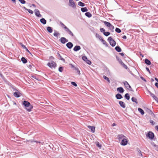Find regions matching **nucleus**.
Masks as SVG:
<instances>
[{"label": "nucleus", "instance_id": "nucleus-32", "mask_svg": "<svg viewBox=\"0 0 158 158\" xmlns=\"http://www.w3.org/2000/svg\"><path fill=\"white\" fill-rule=\"evenodd\" d=\"M60 23L61 26L65 30L68 28V27L61 21L60 22Z\"/></svg>", "mask_w": 158, "mask_h": 158}, {"label": "nucleus", "instance_id": "nucleus-47", "mask_svg": "<svg viewBox=\"0 0 158 158\" xmlns=\"http://www.w3.org/2000/svg\"><path fill=\"white\" fill-rule=\"evenodd\" d=\"M82 60L85 61V62L87 61V60L88 59L87 58L86 56H83L82 57Z\"/></svg>", "mask_w": 158, "mask_h": 158}, {"label": "nucleus", "instance_id": "nucleus-36", "mask_svg": "<svg viewBox=\"0 0 158 158\" xmlns=\"http://www.w3.org/2000/svg\"><path fill=\"white\" fill-rule=\"evenodd\" d=\"M137 151L138 152V153H139V154H138L139 156H142V154L141 153V152L139 148H137Z\"/></svg>", "mask_w": 158, "mask_h": 158}, {"label": "nucleus", "instance_id": "nucleus-13", "mask_svg": "<svg viewBox=\"0 0 158 158\" xmlns=\"http://www.w3.org/2000/svg\"><path fill=\"white\" fill-rule=\"evenodd\" d=\"M81 48L80 46L76 45L74 47L73 50L75 52H77L80 49H81Z\"/></svg>", "mask_w": 158, "mask_h": 158}, {"label": "nucleus", "instance_id": "nucleus-5", "mask_svg": "<svg viewBox=\"0 0 158 158\" xmlns=\"http://www.w3.org/2000/svg\"><path fill=\"white\" fill-rule=\"evenodd\" d=\"M123 83L126 88L131 91H133L131 87L127 81H125Z\"/></svg>", "mask_w": 158, "mask_h": 158}, {"label": "nucleus", "instance_id": "nucleus-25", "mask_svg": "<svg viewBox=\"0 0 158 158\" xmlns=\"http://www.w3.org/2000/svg\"><path fill=\"white\" fill-rule=\"evenodd\" d=\"M147 112L149 114H151L152 115H154V114L152 111L148 108H147L146 109Z\"/></svg>", "mask_w": 158, "mask_h": 158}, {"label": "nucleus", "instance_id": "nucleus-50", "mask_svg": "<svg viewBox=\"0 0 158 158\" xmlns=\"http://www.w3.org/2000/svg\"><path fill=\"white\" fill-rule=\"evenodd\" d=\"M96 146L99 148H101L102 147V145L100 144L99 142H98L96 143Z\"/></svg>", "mask_w": 158, "mask_h": 158}, {"label": "nucleus", "instance_id": "nucleus-34", "mask_svg": "<svg viewBox=\"0 0 158 158\" xmlns=\"http://www.w3.org/2000/svg\"><path fill=\"white\" fill-rule=\"evenodd\" d=\"M104 23L108 27L111 25V24L110 23L106 21H104Z\"/></svg>", "mask_w": 158, "mask_h": 158}, {"label": "nucleus", "instance_id": "nucleus-1", "mask_svg": "<svg viewBox=\"0 0 158 158\" xmlns=\"http://www.w3.org/2000/svg\"><path fill=\"white\" fill-rule=\"evenodd\" d=\"M23 104L27 111L30 112L31 111V110L33 108V106L29 102L24 100L23 101Z\"/></svg>", "mask_w": 158, "mask_h": 158}, {"label": "nucleus", "instance_id": "nucleus-27", "mask_svg": "<svg viewBox=\"0 0 158 158\" xmlns=\"http://www.w3.org/2000/svg\"><path fill=\"white\" fill-rule=\"evenodd\" d=\"M21 60L23 64H25L27 62V60L24 57H22Z\"/></svg>", "mask_w": 158, "mask_h": 158}, {"label": "nucleus", "instance_id": "nucleus-4", "mask_svg": "<svg viewBox=\"0 0 158 158\" xmlns=\"http://www.w3.org/2000/svg\"><path fill=\"white\" fill-rule=\"evenodd\" d=\"M146 136L150 139H153L154 137V133L151 131H149L146 135Z\"/></svg>", "mask_w": 158, "mask_h": 158}, {"label": "nucleus", "instance_id": "nucleus-53", "mask_svg": "<svg viewBox=\"0 0 158 158\" xmlns=\"http://www.w3.org/2000/svg\"><path fill=\"white\" fill-rule=\"evenodd\" d=\"M88 64H89V65H90L91 64V62L89 60H88V59L87 60V61H85Z\"/></svg>", "mask_w": 158, "mask_h": 158}, {"label": "nucleus", "instance_id": "nucleus-26", "mask_svg": "<svg viewBox=\"0 0 158 158\" xmlns=\"http://www.w3.org/2000/svg\"><path fill=\"white\" fill-rule=\"evenodd\" d=\"M57 55H58L59 57L60 58V60L64 62L65 61V60H64V59L60 55L59 53L58 52L57 53Z\"/></svg>", "mask_w": 158, "mask_h": 158}, {"label": "nucleus", "instance_id": "nucleus-23", "mask_svg": "<svg viewBox=\"0 0 158 158\" xmlns=\"http://www.w3.org/2000/svg\"><path fill=\"white\" fill-rule=\"evenodd\" d=\"M47 31L49 33H51L53 31L52 28L50 27H48L47 28Z\"/></svg>", "mask_w": 158, "mask_h": 158}, {"label": "nucleus", "instance_id": "nucleus-63", "mask_svg": "<svg viewBox=\"0 0 158 158\" xmlns=\"http://www.w3.org/2000/svg\"><path fill=\"white\" fill-rule=\"evenodd\" d=\"M119 54L122 56H123L124 55V54L123 52L120 53Z\"/></svg>", "mask_w": 158, "mask_h": 158}, {"label": "nucleus", "instance_id": "nucleus-37", "mask_svg": "<svg viewBox=\"0 0 158 158\" xmlns=\"http://www.w3.org/2000/svg\"><path fill=\"white\" fill-rule=\"evenodd\" d=\"M29 142H31V143H32V142H36V143H41L42 144H43V143H44V142L43 143H41V142L40 141H33V140H29Z\"/></svg>", "mask_w": 158, "mask_h": 158}, {"label": "nucleus", "instance_id": "nucleus-62", "mask_svg": "<svg viewBox=\"0 0 158 158\" xmlns=\"http://www.w3.org/2000/svg\"><path fill=\"white\" fill-rule=\"evenodd\" d=\"M122 38L123 39H127V37L126 35H124L122 37Z\"/></svg>", "mask_w": 158, "mask_h": 158}, {"label": "nucleus", "instance_id": "nucleus-42", "mask_svg": "<svg viewBox=\"0 0 158 158\" xmlns=\"http://www.w3.org/2000/svg\"><path fill=\"white\" fill-rule=\"evenodd\" d=\"M64 67L62 66H60L59 67L58 70L60 72H62L63 70Z\"/></svg>", "mask_w": 158, "mask_h": 158}, {"label": "nucleus", "instance_id": "nucleus-31", "mask_svg": "<svg viewBox=\"0 0 158 158\" xmlns=\"http://www.w3.org/2000/svg\"><path fill=\"white\" fill-rule=\"evenodd\" d=\"M131 101L132 102H135L137 104L138 103L137 99L134 97H133L132 98Z\"/></svg>", "mask_w": 158, "mask_h": 158}, {"label": "nucleus", "instance_id": "nucleus-49", "mask_svg": "<svg viewBox=\"0 0 158 158\" xmlns=\"http://www.w3.org/2000/svg\"><path fill=\"white\" fill-rule=\"evenodd\" d=\"M100 31L102 32L103 34H104V32H105V30L103 28H100Z\"/></svg>", "mask_w": 158, "mask_h": 158}, {"label": "nucleus", "instance_id": "nucleus-35", "mask_svg": "<svg viewBox=\"0 0 158 158\" xmlns=\"http://www.w3.org/2000/svg\"><path fill=\"white\" fill-rule=\"evenodd\" d=\"M103 78L105 80H106L108 81L109 83H110V80L107 77L104 75L103 76Z\"/></svg>", "mask_w": 158, "mask_h": 158}, {"label": "nucleus", "instance_id": "nucleus-43", "mask_svg": "<svg viewBox=\"0 0 158 158\" xmlns=\"http://www.w3.org/2000/svg\"><path fill=\"white\" fill-rule=\"evenodd\" d=\"M103 34L105 36H107L110 34V33L109 32H104Z\"/></svg>", "mask_w": 158, "mask_h": 158}, {"label": "nucleus", "instance_id": "nucleus-28", "mask_svg": "<svg viewBox=\"0 0 158 158\" xmlns=\"http://www.w3.org/2000/svg\"><path fill=\"white\" fill-rule=\"evenodd\" d=\"M125 98L127 100H129L130 98V96L128 93H126L124 95Z\"/></svg>", "mask_w": 158, "mask_h": 158}, {"label": "nucleus", "instance_id": "nucleus-9", "mask_svg": "<svg viewBox=\"0 0 158 158\" xmlns=\"http://www.w3.org/2000/svg\"><path fill=\"white\" fill-rule=\"evenodd\" d=\"M35 15L37 17H41L42 15L40 14L39 10L38 9H35Z\"/></svg>", "mask_w": 158, "mask_h": 158}, {"label": "nucleus", "instance_id": "nucleus-33", "mask_svg": "<svg viewBox=\"0 0 158 158\" xmlns=\"http://www.w3.org/2000/svg\"><path fill=\"white\" fill-rule=\"evenodd\" d=\"M78 4L79 6L82 7L85 6V4L84 3L81 1H80L78 2Z\"/></svg>", "mask_w": 158, "mask_h": 158}, {"label": "nucleus", "instance_id": "nucleus-51", "mask_svg": "<svg viewBox=\"0 0 158 158\" xmlns=\"http://www.w3.org/2000/svg\"><path fill=\"white\" fill-rule=\"evenodd\" d=\"M26 10L29 13H31V14H33V11L31 10L27 9V10Z\"/></svg>", "mask_w": 158, "mask_h": 158}, {"label": "nucleus", "instance_id": "nucleus-8", "mask_svg": "<svg viewBox=\"0 0 158 158\" xmlns=\"http://www.w3.org/2000/svg\"><path fill=\"white\" fill-rule=\"evenodd\" d=\"M60 42L63 44H64L66 42L68 41V40L66 38L64 37H62L60 39Z\"/></svg>", "mask_w": 158, "mask_h": 158}, {"label": "nucleus", "instance_id": "nucleus-19", "mask_svg": "<svg viewBox=\"0 0 158 158\" xmlns=\"http://www.w3.org/2000/svg\"><path fill=\"white\" fill-rule=\"evenodd\" d=\"M145 63L148 65H150L151 63V61L148 59H145L144 60Z\"/></svg>", "mask_w": 158, "mask_h": 158}, {"label": "nucleus", "instance_id": "nucleus-55", "mask_svg": "<svg viewBox=\"0 0 158 158\" xmlns=\"http://www.w3.org/2000/svg\"><path fill=\"white\" fill-rule=\"evenodd\" d=\"M150 122L152 125H153L155 124V122L153 121V120H150Z\"/></svg>", "mask_w": 158, "mask_h": 158}, {"label": "nucleus", "instance_id": "nucleus-60", "mask_svg": "<svg viewBox=\"0 0 158 158\" xmlns=\"http://www.w3.org/2000/svg\"><path fill=\"white\" fill-rule=\"evenodd\" d=\"M49 59L50 60H53L54 59V57L52 56H50L49 58Z\"/></svg>", "mask_w": 158, "mask_h": 158}, {"label": "nucleus", "instance_id": "nucleus-58", "mask_svg": "<svg viewBox=\"0 0 158 158\" xmlns=\"http://www.w3.org/2000/svg\"><path fill=\"white\" fill-rule=\"evenodd\" d=\"M140 78L142 80H143L144 81H145V82L147 81L143 77H140Z\"/></svg>", "mask_w": 158, "mask_h": 158}, {"label": "nucleus", "instance_id": "nucleus-20", "mask_svg": "<svg viewBox=\"0 0 158 158\" xmlns=\"http://www.w3.org/2000/svg\"><path fill=\"white\" fill-rule=\"evenodd\" d=\"M115 50L118 52H120L122 51V49L119 46H117L115 48Z\"/></svg>", "mask_w": 158, "mask_h": 158}, {"label": "nucleus", "instance_id": "nucleus-57", "mask_svg": "<svg viewBox=\"0 0 158 158\" xmlns=\"http://www.w3.org/2000/svg\"><path fill=\"white\" fill-rule=\"evenodd\" d=\"M146 70L148 71L150 74H151V72L149 69L148 67L146 68Z\"/></svg>", "mask_w": 158, "mask_h": 158}, {"label": "nucleus", "instance_id": "nucleus-29", "mask_svg": "<svg viewBox=\"0 0 158 158\" xmlns=\"http://www.w3.org/2000/svg\"><path fill=\"white\" fill-rule=\"evenodd\" d=\"M81 10L83 12H86L88 11V10L87 7H84L81 8Z\"/></svg>", "mask_w": 158, "mask_h": 158}, {"label": "nucleus", "instance_id": "nucleus-10", "mask_svg": "<svg viewBox=\"0 0 158 158\" xmlns=\"http://www.w3.org/2000/svg\"><path fill=\"white\" fill-rule=\"evenodd\" d=\"M66 46L69 49H71L73 46V44L71 42H69L66 44Z\"/></svg>", "mask_w": 158, "mask_h": 158}, {"label": "nucleus", "instance_id": "nucleus-15", "mask_svg": "<svg viewBox=\"0 0 158 158\" xmlns=\"http://www.w3.org/2000/svg\"><path fill=\"white\" fill-rule=\"evenodd\" d=\"M119 104L120 106L123 108H125L126 107L125 104L123 102L120 101L119 102Z\"/></svg>", "mask_w": 158, "mask_h": 158}, {"label": "nucleus", "instance_id": "nucleus-24", "mask_svg": "<svg viewBox=\"0 0 158 158\" xmlns=\"http://www.w3.org/2000/svg\"><path fill=\"white\" fill-rule=\"evenodd\" d=\"M138 111L141 113L142 115H143L144 114L143 110L140 108H139L138 109Z\"/></svg>", "mask_w": 158, "mask_h": 158}, {"label": "nucleus", "instance_id": "nucleus-64", "mask_svg": "<svg viewBox=\"0 0 158 158\" xmlns=\"http://www.w3.org/2000/svg\"><path fill=\"white\" fill-rule=\"evenodd\" d=\"M155 129L157 131H158V125L156 126L155 127Z\"/></svg>", "mask_w": 158, "mask_h": 158}, {"label": "nucleus", "instance_id": "nucleus-46", "mask_svg": "<svg viewBox=\"0 0 158 158\" xmlns=\"http://www.w3.org/2000/svg\"><path fill=\"white\" fill-rule=\"evenodd\" d=\"M102 42L103 43V44H105L106 45H107V44L106 42L103 39V38L101 40Z\"/></svg>", "mask_w": 158, "mask_h": 158}, {"label": "nucleus", "instance_id": "nucleus-17", "mask_svg": "<svg viewBox=\"0 0 158 158\" xmlns=\"http://www.w3.org/2000/svg\"><path fill=\"white\" fill-rule=\"evenodd\" d=\"M115 97L117 99H120L123 98L122 95L119 93H118L116 95Z\"/></svg>", "mask_w": 158, "mask_h": 158}, {"label": "nucleus", "instance_id": "nucleus-54", "mask_svg": "<svg viewBox=\"0 0 158 158\" xmlns=\"http://www.w3.org/2000/svg\"><path fill=\"white\" fill-rule=\"evenodd\" d=\"M75 69L77 71V72L78 73V74L80 75V73L79 69L78 68H75Z\"/></svg>", "mask_w": 158, "mask_h": 158}, {"label": "nucleus", "instance_id": "nucleus-39", "mask_svg": "<svg viewBox=\"0 0 158 158\" xmlns=\"http://www.w3.org/2000/svg\"><path fill=\"white\" fill-rule=\"evenodd\" d=\"M95 36L96 37L98 38L100 40L102 39V37L101 36H100L99 34L97 33L96 34Z\"/></svg>", "mask_w": 158, "mask_h": 158}, {"label": "nucleus", "instance_id": "nucleus-21", "mask_svg": "<svg viewBox=\"0 0 158 158\" xmlns=\"http://www.w3.org/2000/svg\"><path fill=\"white\" fill-rule=\"evenodd\" d=\"M40 22L43 24L44 25H45L47 21L44 18H42L40 19Z\"/></svg>", "mask_w": 158, "mask_h": 158}, {"label": "nucleus", "instance_id": "nucleus-52", "mask_svg": "<svg viewBox=\"0 0 158 158\" xmlns=\"http://www.w3.org/2000/svg\"><path fill=\"white\" fill-rule=\"evenodd\" d=\"M71 84L73 85H74L75 86H77V84L74 82H72Z\"/></svg>", "mask_w": 158, "mask_h": 158}, {"label": "nucleus", "instance_id": "nucleus-11", "mask_svg": "<svg viewBox=\"0 0 158 158\" xmlns=\"http://www.w3.org/2000/svg\"><path fill=\"white\" fill-rule=\"evenodd\" d=\"M14 95L16 98H19L20 97L21 95H22V94L19 92H14L13 94Z\"/></svg>", "mask_w": 158, "mask_h": 158}, {"label": "nucleus", "instance_id": "nucleus-56", "mask_svg": "<svg viewBox=\"0 0 158 158\" xmlns=\"http://www.w3.org/2000/svg\"><path fill=\"white\" fill-rule=\"evenodd\" d=\"M20 44L22 47L24 49H25L27 47L25 46L22 43H21Z\"/></svg>", "mask_w": 158, "mask_h": 158}, {"label": "nucleus", "instance_id": "nucleus-7", "mask_svg": "<svg viewBox=\"0 0 158 158\" xmlns=\"http://www.w3.org/2000/svg\"><path fill=\"white\" fill-rule=\"evenodd\" d=\"M127 140L126 139L123 138L122 140L121 144L122 145L125 146L127 144Z\"/></svg>", "mask_w": 158, "mask_h": 158}, {"label": "nucleus", "instance_id": "nucleus-38", "mask_svg": "<svg viewBox=\"0 0 158 158\" xmlns=\"http://www.w3.org/2000/svg\"><path fill=\"white\" fill-rule=\"evenodd\" d=\"M108 27L109 28V29L112 32L114 31V27L111 24V25Z\"/></svg>", "mask_w": 158, "mask_h": 158}, {"label": "nucleus", "instance_id": "nucleus-44", "mask_svg": "<svg viewBox=\"0 0 158 158\" xmlns=\"http://www.w3.org/2000/svg\"><path fill=\"white\" fill-rule=\"evenodd\" d=\"M121 65L124 67L125 69H127L128 68L127 67L126 65L123 62L121 63Z\"/></svg>", "mask_w": 158, "mask_h": 158}, {"label": "nucleus", "instance_id": "nucleus-3", "mask_svg": "<svg viewBox=\"0 0 158 158\" xmlns=\"http://www.w3.org/2000/svg\"><path fill=\"white\" fill-rule=\"evenodd\" d=\"M47 65L50 68H55L57 65V64L56 63L54 62L52 60L51 62H48Z\"/></svg>", "mask_w": 158, "mask_h": 158}, {"label": "nucleus", "instance_id": "nucleus-30", "mask_svg": "<svg viewBox=\"0 0 158 158\" xmlns=\"http://www.w3.org/2000/svg\"><path fill=\"white\" fill-rule=\"evenodd\" d=\"M85 15L88 18H90L92 16V14L89 12H86L85 14Z\"/></svg>", "mask_w": 158, "mask_h": 158}, {"label": "nucleus", "instance_id": "nucleus-40", "mask_svg": "<svg viewBox=\"0 0 158 158\" xmlns=\"http://www.w3.org/2000/svg\"><path fill=\"white\" fill-rule=\"evenodd\" d=\"M116 58L117 60L118 61V62L120 64L122 63V62H123L118 57V56H116Z\"/></svg>", "mask_w": 158, "mask_h": 158}, {"label": "nucleus", "instance_id": "nucleus-6", "mask_svg": "<svg viewBox=\"0 0 158 158\" xmlns=\"http://www.w3.org/2000/svg\"><path fill=\"white\" fill-rule=\"evenodd\" d=\"M69 5L72 6L73 8H76V5L75 3L73 0H69Z\"/></svg>", "mask_w": 158, "mask_h": 158}, {"label": "nucleus", "instance_id": "nucleus-2", "mask_svg": "<svg viewBox=\"0 0 158 158\" xmlns=\"http://www.w3.org/2000/svg\"><path fill=\"white\" fill-rule=\"evenodd\" d=\"M107 40L109 42L110 44L113 47H114L116 44V42L111 37H109L107 39Z\"/></svg>", "mask_w": 158, "mask_h": 158}, {"label": "nucleus", "instance_id": "nucleus-12", "mask_svg": "<svg viewBox=\"0 0 158 158\" xmlns=\"http://www.w3.org/2000/svg\"><path fill=\"white\" fill-rule=\"evenodd\" d=\"M148 92L151 96L156 101H157L158 100L157 98L155 96V95L151 93L150 91L148 90Z\"/></svg>", "mask_w": 158, "mask_h": 158}, {"label": "nucleus", "instance_id": "nucleus-18", "mask_svg": "<svg viewBox=\"0 0 158 158\" xmlns=\"http://www.w3.org/2000/svg\"><path fill=\"white\" fill-rule=\"evenodd\" d=\"M65 31L67 32L71 36H74V35L73 34V33L71 32V31L68 28Z\"/></svg>", "mask_w": 158, "mask_h": 158}, {"label": "nucleus", "instance_id": "nucleus-48", "mask_svg": "<svg viewBox=\"0 0 158 158\" xmlns=\"http://www.w3.org/2000/svg\"><path fill=\"white\" fill-rule=\"evenodd\" d=\"M22 4H24L26 3V2L24 0H18Z\"/></svg>", "mask_w": 158, "mask_h": 158}, {"label": "nucleus", "instance_id": "nucleus-22", "mask_svg": "<svg viewBox=\"0 0 158 158\" xmlns=\"http://www.w3.org/2000/svg\"><path fill=\"white\" fill-rule=\"evenodd\" d=\"M117 137L118 138V139L119 140H120V139H121L124 137H125V136H124V135H123L122 134H121L118 135Z\"/></svg>", "mask_w": 158, "mask_h": 158}, {"label": "nucleus", "instance_id": "nucleus-14", "mask_svg": "<svg viewBox=\"0 0 158 158\" xmlns=\"http://www.w3.org/2000/svg\"><path fill=\"white\" fill-rule=\"evenodd\" d=\"M88 127L91 130V131L93 133H94L95 131V127L94 126H88Z\"/></svg>", "mask_w": 158, "mask_h": 158}, {"label": "nucleus", "instance_id": "nucleus-59", "mask_svg": "<svg viewBox=\"0 0 158 158\" xmlns=\"http://www.w3.org/2000/svg\"><path fill=\"white\" fill-rule=\"evenodd\" d=\"M25 49V50L26 51H27V52L28 53H29L30 54H31V53L29 51V50L28 49L26 48Z\"/></svg>", "mask_w": 158, "mask_h": 158}, {"label": "nucleus", "instance_id": "nucleus-41", "mask_svg": "<svg viewBox=\"0 0 158 158\" xmlns=\"http://www.w3.org/2000/svg\"><path fill=\"white\" fill-rule=\"evenodd\" d=\"M115 31L118 33H120L121 32V30L119 28L117 27L116 28Z\"/></svg>", "mask_w": 158, "mask_h": 158}, {"label": "nucleus", "instance_id": "nucleus-45", "mask_svg": "<svg viewBox=\"0 0 158 158\" xmlns=\"http://www.w3.org/2000/svg\"><path fill=\"white\" fill-rule=\"evenodd\" d=\"M59 35V33L56 31H55V32L53 34L54 36L56 37L58 36V35Z\"/></svg>", "mask_w": 158, "mask_h": 158}, {"label": "nucleus", "instance_id": "nucleus-16", "mask_svg": "<svg viewBox=\"0 0 158 158\" xmlns=\"http://www.w3.org/2000/svg\"><path fill=\"white\" fill-rule=\"evenodd\" d=\"M117 90L121 93H123L124 92V89L122 87H118L117 88Z\"/></svg>", "mask_w": 158, "mask_h": 158}, {"label": "nucleus", "instance_id": "nucleus-61", "mask_svg": "<svg viewBox=\"0 0 158 158\" xmlns=\"http://www.w3.org/2000/svg\"><path fill=\"white\" fill-rule=\"evenodd\" d=\"M155 86L158 88V83L156 82L155 84Z\"/></svg>", "mask_w": 158, "mask_h": 158}]
</instances>
